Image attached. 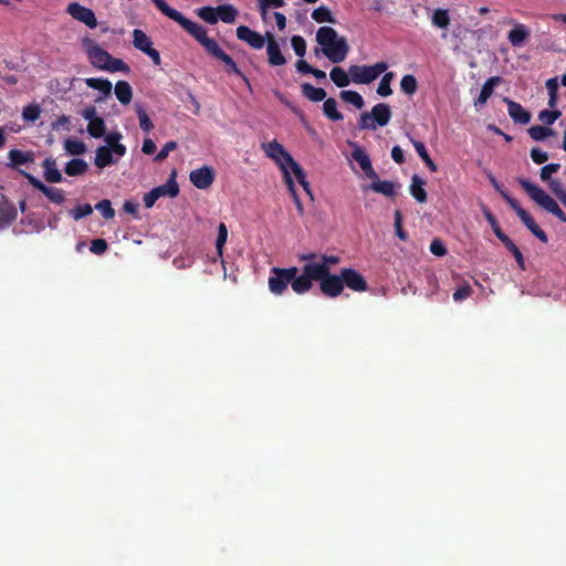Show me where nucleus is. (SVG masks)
Segmentation results:
<instances>
[{
    "mask_svg": "<svg viewBox=\"0 0 566 566\" xmlns=\"http://www.w3.org/2000/svg\"><path fill=\"white\" fill-rule=\"evenodd\" d=\"M177 147H178L177 142H175V140L167 142L163 146V148L159 150V153L155 156L154 160L156 163L164 161L168 157L169 153L176 150Z\"/></svg>",
    "mask_w": 566,
    "mask_h": 566,
    "instance_id": "nucleus-58",
    "label": "nucleus"
},
{
    "mask_svg": "<svg viewBox=\"0 0 566 566\" xmlns=\"http://www.w3.org/2000/svg\"><path fill=\"white\" fill-rule=\"evenodd\" d=\"M481 210H482V213H483V216H484L485 220H486V221L489 222V224L491 226V228H492V230H493L494 234L496 235V238L499 239V238H501L503 234H505V233L502 231V229H501V227H500V224H499V222H497V220H496L495 216L492 213V211H491L486 206H484V205L481 207Z\"/></svg>",
    "mask_w": 566,
    "mask_h": 566,
    "instance_id": "nucleus-48",
    "label": "nucleus"
},
{
    "mask_svg": "<svg viewBox=\"0 0 566 566\" xmlns=\"http://www.w3.org/2000/svg\"><path fill=\"white\" fill-rule=\"evenodd\" d=\"M426 181L418 175H413L411 177L410 184V195L415 198L416 201L420 203H424L428 199V193L424 189Z\"/></svg>",
    "mask_w": 566,
    "mask_h": 566,
    "instance_id": "nucleus-22",
    "label": "nucleus"
},
{
    "mask_svg": "<svg viewBox=\"0 0 566 566\" xmlns=\"http://www.w3.org/2000/svg\"><path fill=\"white\" fill-rule=\"evenodd\" d=\"M321 270L322 269H319L317 266H311L308 263H306L302 268L303 273L301 275L296 274L291 280L290 284L292 286V290L296 294H304V293L308 292L313 286L312 281H316L317 277H321V273H322Z\"/></svg>",
    "mask_w": 566,
    "mask_h": 566,
    "instance_id": "nucleus-9",
    "label": "nucleus"
},
{
    "mask_svg": "<svg viewBox=\"0 0 566 566\" xmlns=\"http://www.w3.org/2000/svg\"><path fill=\"white\" fill-rule=\"evenodd\" d=\"M528 134L534 140H544L546 137L554 135L555 132L549 127L535 125L528 129Z\"/></svg>",
    "mask_w": 566,
    "mask_h": 566,
    "instance_id": "nucleus-50",
    "label": "nucleus"
},
{
    "mask_svg": "<svg viewBox=\"0 0 566 566\" xmlns=\"http://www.w3.org/2000/svg\"><path fill=\"white\" fill-rule=\"evenodd\" d=\"M560 165L557 163H551L548 165H545L541 168L539 177L542 181L548 182L552 180V174H555L559 170Z\"/></svg>",
    "mask_w": 566,
    "mask_h": 566,
    "instance_id": "nucleus-60",
    "label": "nucleus"
},
{
    "mask_svg": "<svg viewBox=\"0 0 566 566\" xmlns=\"http://www.w3.org/2000/svg\"><path fill=\"white\" fill-rule=\"evenodd\" d=\"M431 23L438 29L447 30L451 23L449 10L442 8L434 9L431 15Z\"/></svg>",
    "mask_w": 566,
    "mask_h": 566,
    "instance_id": "nucleus-26",
    "label": "nucleus"
},
{
    "mask_svg": "<svg viewBox=\"0 0 566 566\" xmlns=\"http://www.w3.org/2000/svg\"><path fill=\"white\" fill-rule=\"evenodd\" d=\"M198 15L209 24H216L218 22L217 8L202 7L197 11Z\"/></svg>",
    "mask_w": 566,
    "mask_h": 566,
    "instance_id": "nucleus-51",
    "label": "nucleus"
},
{
    "mask_svg": "<svg viewBox=\"0 0 566 566\" xmlns=\"http://www.w3.org/2000/svg\"><path fill=\"white\" fill-rule=\"evenodd\" d=\"M17 218L15 208L9 205H0V228L10 226Z\"/></svg>",
    "mask_w": 566,
    "mask_h": 566,
    "instance_id": "nucleus-42",
    "label": "nucleus"
},
{
    "mask_svg": "<svg viewBox=\"0 0 566 566\" xmlns=\"http://www.w3.org/2000/svg\"><path fill=\"white\" fill-rule=\"evenodd\" d=\"M298 274V269L296 266H291L287 269L283 268H272L269 276V290L274 295H282L286 290L291 280Z\"/></svg>",
    "mask_w": 566,
    "mask_h": 566,
    "instance_id": "nucleus-5",
    "label": "nucleus"
},
{
    "mask_svg": "<svg viewBox=\"0 0 566 566\" xmlns=\"http://www.w3.org/2000/svg\"><path fill=\"white\" fill-rule=\"evenodd\" d=\"M312 19L317 23H336V19L326 6H319L312 12Z\"/></svg>",
    "mask_w": 566,
    "mask_h": 566,
    "instance_id": "nucleus-39",
    "label": "nucleus"
},
{
    "mask_svg": "<svg viewBox=\"0 0 566 566\" xmlns=\"http://www.w3.org/2000/svg\"><path fill=\"white\" fill-rule=\"evenodd\" d=\"M340 275L344 282V287L346 286L354 292H366L368 290L367 281L355 269L343 268L340 270Z\"/></svg>",
    "mask_w": 566,
    "mask_h": 566,
    "instance_id": "nucleus-13",
    "label": "nucleus"
},
{
    "mask_svg": "<svg viewBox=\"0 0 566 566\" xmlns=\"http://www.w3.org/2000/svg\"><path fill=\"white\" fill-rule=\"evenodd\" d=\"M339 97L343 102L354 105L356 108L360 109L364 107V98L356 91H342L339 93Z\"/></svg>",
    "mask_w": 566,
    "mask_h": 566,
    "instance_id": "nucleus-41",
    "label": "nucleus"
},
{
    "mask_svg": "<svg viewBox=\"0 0 566 566\" xmlns=\"http://www.w3.org/2000/svg\"><path fill=\"white\" fill-rule=\"evenodd\" d=\"M331 80L338 87H346L349 85L352 78L349 75V71L345 72L342 67L335 66L332 69L329 73Z\"/></svg>",
    "mask_w": 566,
    "mask_h": 566,
    "instance_id": "nucleus-35",
    "label": "nucleus"
},
{
    "mask_svg": "<svg viewBox=\"0 0 566 566\" xmlns=\"http://www.w3.org/2000/svg\"><path fill=\"white\" fill-rule=\"evenodd\" d=\"M368 189L373 190L376 193H381L385 197L394 198L396 193L397 186L389 180H380L379 182H371Z\"/></svg>",
    "mask_w": 566,
    "mask_h": 566,
    "instance_id": "nucleus-30",
    "label": "nucleus"
},
{
    "mask_svg": "<svg viewBox=\"0 0 566 566\" xmlns=\"http://www.w3.org/2000/svg\"><path fill=\"white\" fill-rule=\"evenodd\" d=\"M501 78L499 76H492L485 81L483 84L478 98L474 102V105H483L493 94L494 87L500 83Z\"/></svg>",
    "mask_w": 566,
    "mask_h": 566,
    "instance_id": "nucleus-24",
    "label": "nucleus"
},
{
    "mask_svg": "<svg viewBox=\"0 0 566 566\" xmlns=\"http://www.w3.org/2000/svg\"><path fill=\"white\" fill-rule=\"evenodd\" d=\"M151 2L163 14L177 22L192 35L207 53L217 44L214 39L208 36L207 30L202 25L186 18L181 12L171 8L165 0H151Z\"/></svg>",
    "mask_w": 566,
    "mask_h": 566,
    "instance_id": "nucleus-1",
    "label": "nucleus"
},
{
    "mask_svg": "<svg viewBox=\"0 0 566 566\" xmlns=\"http://www.w3.org/2000/svg\"><path fill=\"white\" fill-rule=\"evenodd\" d=\"M394 227H395V232H396L397 237L402 241H407L408 233L402 228V214H401L400 210L395 211Z\"/></svg>",
    "mask_w": 566,
    "mask_h": 566,
    "instance_id": "nucleus-62",
    "label": "nucleus"
},
{
    "mask_svg": "<svg viewBox=\"0 0 566 566\" xmlns=\"http://www.w3.org/2000/svg\"><path fill=\"white\" fill-rule=\"evenodd\" d=\"M395 74L394 72H386L384 76L380 80V83L377 87V94L387 97L392 94V90L390 87V83L394 80Z\"/></svg>",
    "mask_w": 566,
    "mask_h": 566,
    "instance_id": "nucleus-45",
    "label": "nucleus"
},
{
    "mask_svg": "<svg viewBox=\"0 0 566 566\" xmlns=\"http://www.w3.org/2000/svg\"><path fill=\"white\" fill-rule=\"evenodd\" d=\"M499 240L504 244V247L513 254L518 268L524 271L525 270V260L517 248V245L509 238V235L503 234Z\"/></svg>",
    "mask_w": 566,
    "mask_h": 566,
    "instance_id": "nucleus-31",
    "label": "nucleus"
},
{
    "mask_svg": "<svg viewBox=\"0 0 566 566\" xmlns=\"http://www.w3.org/2000/svg\"><path fill=\"white\" fill-rule=\"evenodd\" d=\"M85 84L93 90L99 91L104 95H111L112 83L106 78L88 77L85 78Z\"/></svg>",
    "mask_w": 566,
    "mask_h": 566,
    "instance_id": "nucleus-36",
    "label": "nucleus"
},
{
    "mask_svg": "<svg viewBox=\"0 0 566 566\" xmlns=\"http://www.w3.org/2000/svg\"><path fill=\"white\" fill-rule=\"evenodd\" d=\"M285 184L289 188V191L291 193V196L293 197V200H294V203L296 206V209H297V212L303 216L304 214V207H303V203L296 192V188H295V185H294V181L290 175L289 171H285Z\"/></svg>",
    "mask_w": 566,
    "mask_h": 566,
    "instance_id": "nucleus-46",
    "label": "nucleus"
},
{
    "mask_svg": "<svg viewBox=\"0 0 566 566\" xmlns=\"http://www.w3.org/2000/svg\"><path fill=\"white\" fill-rule=\"evenodd\" d=\"M41 108L38 104H29L22 111L24 120L34 122L40 117Z\"/></svg>",
    "mask_w": 566,
    "mask_h": 566,
    "instance_id": "nucleus-54",
    "label": "nucleus"
},
{
    "mask_svg": "<svg viewBox=\"0 0 566 566\" xmlns=\"http://www.w3.org/2000/svg\"><path fill=\"white\" fill-rule=\"evenodd\" d=\"M8 159L9 163L7 166L20 172V166L34 163V153L32 150L23 151L20 149H11L8 153Z\"/></svg>",
    "mask_w": 566,
    "mask_h": 566,
    "instance_id": "nucleus-17",
    "label": "nucleus"
},
{
    "mask_svg": "<svg viewBox=\"0 0 566 566\" xmlns=\"http://www.w3.org/2000/svg\"><path fill=\"white\" fill-rule=\"evenodd\" d=\"M20 174L29 181V184L36 190L41 191L51 202L62 205L65 201V192L63 189L56 187H49L43 184L39 178L33 175L21 170Z\"/></svg>",
    "mask_w": 566,
    "mask_h": 566,
    "instance_id": "nucleus-10",
    "label": "nucleus"
},
{
    "mask_svg": "<svg viewBox=\"0 0 566 566\" xmlns=\"http://www.w3.org/2000/svg\"><path fill=\"white\" fill-rule=\"evenodd\" d=\"M528 36V29L524 24H517L509 32L507 39L513 46H521Z\"/></svg>",
    "mask_w": 566,
    "mask_h": 566,
    "instance_id": "nucleus-25",
    "label": "nucleus"
},
{
    "mask_svg": "<svg viewBox=\"0 0 566 566\" xmlns=\"http://www.w3.org/2000/svg\"><path fill=\"white\" fill-rule=\"evenodd\" d=\"M316 41L323 54L333 63L343 62L349 52L347 40L331 27H321L316 32Z\"/></svg>",
    "mask_w": 566,
    "mask_h": 566,
    "instance_id": "nucleus-2",
    "label": "nucleus"
},
{
    "mask_svg": "<svg viewBox=\"0 0 566 566\" xmlns=\"http://www.w3.org/2000/svg\"><path fill=\"white\" fill-rule=\"evenodd\" d=\"M400 88L406 95L412 96L418 90L417 78L411 74L403 75L400 81Z\"/></svg>",
    "mask_w": 566,
    "mask_h": 566,
    "instance_id": "nucleus-44",
    "label": "nucleus"
},
{
    "mask_svg": "<svg viewBox=\"0 0 566 566\" xmlns=\"http://www.w3.org/2000/svg\"><path fill=\"white\" fill-rule=\"evenodd\" d=\"M507 104V112L510 117L518 124L525 125L531 120V113L527 112L520 103L504 98Z\"/></svg>",
    "mask_w": 566,
    "mask_h": 566,
    "instance_id": "nucleus-19",
    "label": "nucleus"
},
{
    "mask_svg": "<svg viewBox=\"0 0 566 566\" xmlns=\"http://www.w3.org/2000/svg\"><path fill=\"white\" fill-rule=\"evenodd\" d=\"M263 147L266 156L275 160V163L281 167L283 174L285 175V171H289L286 166L293 160V157L276 140H272Z\"/></svg>",
    "mask_w": 566,
    "mask_h": 566,
    "instance_id": "nucleus-12",
    "label": "nucleus"
},
{
    "mask_svg": "<svg viewBox=\"0 0 566 566\" xmlns=\"http://www.w3.org/2000/svg\"><path fill=\"white\" fill-rule=\"evenodd\" d=\"M92 212L93 208L90 203L78 205L70 211L71 216L75 221L90 216Z\"/></svg>",
    "mask_w": 566,
    "mask_h": 566,
    "instance_id": "nucleus-57",
    "label": "nucleus"
},
{
    "mask_svg": "<svg viewBox=\"0 0 566 566\" xmlns=\"http://www.w3.org/2000/svg\"><path fill=\"white\" fill-rule=\"evenodd\" d=\"M370 114L374 118L376 127L377 126L384 127V126L388 125V123L390 122V118H391L390 106L386 103L376 104L371 108Z\"/></svg>",
    "mask_w": 566,
    "mask_h": 566,
    "instance_id": "nucleus-20",
    "label": "nucleus"
},
{
    "mask_svg": "<svg viewBox=\"0 0 566 566\" xmlns=\"http://www.w3.org/2000/svg\"><path fill=\"white\" fill-rule=\"evenodd\" d=\"M189 179L198 189L209 188L214 180V171L208 166L195 169L190 172Z\"/></svg>",
    "mask_w": 566,
    "mask_h": 566,
    "instance_id": "nucleus-15",
    "label": "nucleus"
},
{
    "mask_svg": "<svg viewBox=\"0 0 566 566\" xmlns=\"http://www.w3.org/2000/svg\"><path fill=\"white\" fill-rule=\"evenodd\" d=\"M560 111L543 109L538 114V119L546 125H552L554 124L555 120H557L560 117Z\"/></svg>",
    "mask_w": 566,
    "mask_h": 566,
    "instance_id": "nucleus-59",
    "label": "nucleus"
},
{
    "mask_svg": "<svg viewBox=\"0 0 566 566\" xmlns=\"http://www.w3.org/2000/svg\"><path fill=\"white\" fill-rule=\"evenodd\" d=\"M292 48L295 54L303 57L306 53V42L301 35H293L291 39Z\"/></svg>",
    "mask_w": 566,
    "mask_h": 566,
    "instance_id": "nucleus-61",
    "label": "nucleus"
},
{
    "mask_svg": "<svg viewBox=\"0 0 566 566\" xmlns=\"http://www.w3.org/2000/svg\"><path fill=\"white\" fill-rule=\"evenodd\" d=\"M64 149L70 155L78 156L86 151V146L82 140L67 138L64 142Z\"/></svg>",
    "mask_w": 566,
    "mask_h": 566,
    "instance_id": "nucleus-47",
    "label": "nucleus"
},
{
    "mask_svg": "<svg viewBox=\"0 0 566 566\" xmlns=\"http://www.w3.org/2000/svg\"><path fill=\"white\" fill-rule=\"evenodd\" d=\"M82 44L93 67L105 71L112 55L90 38H84Z\"/></svg>",
    "mask_w": 566,
    "mask_h": 566,
    "instance_id": "nucleus-8",
    "label": "nucleus"
},
{
    "mask_svg": "<svg viewBox=\"0 0 566 566\" xmlns=\"http://www.w3.org/2000/svg\"><path fill=\"white\" fill-rule=\"evenodd\" d=\"M115 95L116 98L123 104L128 105L132 102L133 98V90L128 82L126 81H118L115 84Z\"/></svg>",
    "mask_w": 566,
    "mask_h": 566,
    "instance_id": "nucleus-29",
    "label": "nucleus"
},
{
    "mask_svg": "<svg viewBox=\"0 0 566 566\" xmlns=\"http://www.w3.org/2000/svg\"><path fill=\"white\" fill-rule=\"evenodd\" d=\"M43 175L48 182L57 184L63 180L61 171L56 167V160L53 157H46L43 163Z\"/></svg>",
    "mask_w": 566,
    "mask_h": 566,
    "instance_id": "nucleus-21",
    "label": "nucleus"
},
{
    "mask_svg": "<svg viewBox=\"0 0 566 566\" xmlns=\"http://www.w3.org/2000/svg\"><path fill=\"white\" fill-rule=\"evenodd\" d=\"M323 112L325 116L332 120H342L343 114L337 109V102L333 97H328L324 101Z\"/></svg>",
    "mask_w": 566,
    "mask_h": 566,
    "instance_id": "nucleus-37",
    "label": "nucleus"
},
{
    "mask_svg": "<svg viewBox=\"0 0 566 566\" xmlns=\"http://www.w3.org/2000/svg\"><path fill=\"white\" fill-rule=\"evenodd\" d=\"M490 181L493 185V187L500 192V195L503 197V199L506 201V203L515 211V213L518 216L521 221L524 223V226L543 243L548 242V237L545 233L544 230H542L538 224L535 222L534 218L521 207L518 201L510 196L502 186L497 182V180L490 176Z\"/></svg>",
    "mask_w": 566,
    "mask_h": 566,
    "instance_id": "nucleus-3",
    "label": "nucleus"
},
{
    "mask_svg": "<svg viewBox=\"0 0 566 566\" xmlns=\"http://www.w3.org/2000/svg\"><path fill=\"white\" fill-rule=\"evenodd\" d=\"M318 268L322 269V273L321 277H317L316 281L319 282V290L322 294L331 298L339 296L344 291V282L342 280L340 273H327V270L324 265Z\"/></svg>",
    "mask_w": 566,
    "mask_h": 566,
    "instance_id": "nucleus-7",
    "label": "nucleus"
},
{
    "mask_svg": "<svg viewBox=\"0 0 566 566\" xmlns=\"http://www.w3.org/2000/svg\"><path fill=\"white\" fill-rule=\"evenodd\" d=\"M268 45H266V54L269 59V63L272 66H281L286 63L285 56L281 52V48L279 43L275 41L273 34L266 33Z\"/></svg>",
    "mask_w": 566,
    "mask_h": 566,
    "instance_id": "nucleus-18",
    "label": "nucleus"
},
{
    "mask_svg": "<svg viewBox=\"0 0 566 566\" xmlns=\"http://www.w3.org/2000/svg\"><path fill=\"white\" fill-rule=\"evenodd\" d=\"M136 113L139 119L140 128L144 132L149 133L154 128V124L149 118L148 114L144 111L142 106H137Z\"/></svg>",
    "mask_w": 566,
    "mask_h": 566,
    "instance_id": "nucleus-53",
    "label": "nucleus"
},
{
    "mask_svg": "<svg viewBox=\"0 0 566 566\" xmlns=\"http://www.w3.org/2000/svg\"><path fill=\"white\" fill-rule=\"evenodd\" d=\"M133 44L137 50L144 53L153 48L151 39L139 29L133 31Z\"/></svg>",
    "mask_w": 566,
    "mask_h": 566,
    "instance_id": "nucleus-34",
    "label": "nucleus"
},
{
    "mask_svg": "<svg viewBox=\"0 0 566 566\" xmlns=\"http://www.w3.org/2000/svg\"><path fill=\"white\" fill-rule=\"evenodd\" d=\"M106 126L102 117L88 122L87 133L94 138H101L105 135Z\"/></svg>",
    "mask_w": 566,
    "mask_h": 566,
    "instance_id": "nucleus-43",
    "label": "nucleus"
},
{
    "mask_svg": "<svg viewBox=\"0 0 566 566\" xmlns=\"http://www.w3.org/2000/svg\"><path fill=\"white\" fill-rule=\"evenodd\" d=\"M237 36L239 40L247 42L253 49H262L264 46V38L256 31L251 30L247 25L237 28Z\"/></svg>",
    "mask_w": 566,
    "mask_h": 566,
    "instance_id": "nucleus-16",
    "label": "nucleus"
},
{
    "mask_svg": "<svg viewBox=\"0 0 566 566\" xmlns=\"http://www.w3.org/2000/svg\"><path fill=\"white\" fill-rule=\"evenodd\" d=\"M413 147L418 154V156L424 161L426 166L433 172L438 170L437 165L429 156L427 148L422 142L411 139Z\"/></svg>",
    "mask_w": 566,
    "mask_h": 566,
    "instance_id": "nucleus-38",
    "label": "nucleus"
},
{
    "mask_svg": "<svg viewBox=\"0 0 566 566\" xmlns=\"http://www.w3.org/2000/svg\"><path fill=\"white\" fill-rule=\"evenodd\" d=\"M387 69L388 64L384 61L377 62L374 65H352L349 66V75L356 84H369L386 72Z\"/></svg>",
    "mask_w": 566,
    "mask_h": 566,
    "instance_id": "nucleus-4",
    "label": "nucleus"
},
{
    "mask_svg": "<svg viewBox=\"0 0 566 566\" xmlns=\"http://www.w3.org/2000/svg\"><path fill=\"white\" fill-rule=\"evenodd\" d=\"M154 189L157 191V196L159 198L164 196H168L170 198L177 197L179 195V186L176 181V172L172 171L166 184L155 187Z\"/></svg>",
    "mask_w": 566,
    "mask_h": 566,
    "instance_id": "nucleus-23",
    "label": "nucleus"
},
{
    "mask_svg": "<svg viewBox=\"0 0 566 566\" xmlns=\"http://www.w3.org/2000/svg\"><path fill=\"white\" fill-rule=\"evenodd\" d=\"M114 163H115V160L113 159L111 147L99 146L96 149L94 164L97 168L103 169Z\"/></svg>",
    "mask_w": 566,
    "mask_h": 566,
    "instance_id": "nucleus-27",
    "label": "nucleus"
},
{
    "mask_svg": "<svg viewBox=\"0 0 566 566\" xmlns=\"http://www.w3.org/2000/svg\"><path fill=\"white\" fill-rule=\"evenodd\" d=\"M88 165L84 159L74 158L66 163L64 171L67 176L75 177L85 174Z\"/></svg>",
    "mask_w": 566,
    "mask_h": 566,
    "instance_id": "nucleus-32",
    "label": "nucleus"
},
{
    "mask_svg": "<svg viewBox=\"0 0 566 566\" xmlns=\"http://www.w3.org/2000/svg\"><path fill=\"white\" fill-rule=\"evenodd\" d=\"M218 20L224 23H233L238 14L237 9L231 4H222L217 7Z\"/></svg>",
    "mask_w": 566,
    "mask_h": 566,
    "instance_id": "nucleus-40",
    "label": "nucleus"
},
{
    "mask_svg": "<svg viewBox=\"0 0 566 566\" xmlns=\"http://www.w3.org/2000/svg\"><path fill=\"white\" fill-rule=\"evenodd\" d=\"M207 54H209L211 57L221 61L224 64L226 72L227 73H233L238 76H240L248 85L249 80L248 77L241 72V70L238 67L235 61L226 53L217 43Z\"/></svg>",
    "mask_w": 566,
    "mask_h": 566,
    "instance_id": "nucleus-14",
    "label": "nucleus"
},
{
    "mask_svg": "<svg viewBox=\"0 0 566 566\" xmlns=\"http://www.w3.org/2000/svg\"><path fill=\"white\" fill-rule=\"evenodd\" d=\"M227 239H228V228H227L226 223L221 222L218 226V237H217V241H216L217 253H218V256L221 259L223 255V248L227 243Z\"/></svg>",
    "mask_w": 566,
    "mask_h": 566,
    "instance_id": "nucleus-49",
    "label": "nucleus"
},
{
    "mask_svg": "<svg viewBox=\"0 0 566 566\" xmlns=\"http://www.w3.org/2000/svg\"><path fill=\"white\" fill-rule=\"evenodd\" d=\"M472 293V289L468 283L462 284L459 286L454 293H453V300L455 302H461L465 298H468Z\"/></svg>",
    "mask_w": 566,
    "mask_h": 566,
    "instance_id": "nucleus-64",
    "label": "nucleus"
},
{
    "mask_svg": "<svg viewBox=\"0 0 566 566\" xmlns=\"http://www.w3.org/2000/svg\"><path fill=\"white\" fill-rule=\"evenodd\" d=\"M66 12L75 20L84 23L91 29L97 27V19L92 9L82 6L78 2H71L66 7Z\"/></svg>",
    "mask_w": 566,
    "mask_h": 566,
    "instance_id": "nucleus-11",
    "label": "nucleus"
},
{
    "mask_svg": "<svg viewBox=\"0 0 566 566\" xmlns=\"http://www.w3.org/2000/svg\"><path fill=\"white\" fill-rule=\"evenodd\" d=\"M95 208L102 213L103 218L106 220L113 219L115 216V210L112 208V203L108 199L101 200L99 202H97Z\"/></svg>",
    "mask_w": 566,
    "mask_h": 566,
    "instance_id": "nucleus-56",
    "label": "nucleus"
},
{
    "mask_svg": "<svg viewBox=\"0 0 566 566\" xmlns=\"http://www.w3.org/2000/svg\"><path fill=\"white\" fill-rule=\"evenodd\" d=\"M358 126L360 129H369V130L376 129L374 118H373L371 114L368 112H364L360 114Z\"/></svg>",
    "mask_w": 566,
    "mask_h": 566,
    "instance_id": "nucleus-63",
    "label": "nucleus"
},
{
    "mask_svg": "<svg viewBox=\"0 0 566 566\" xmlns=\"http://www.w3.org/2000/svg\"><path fill=\"white\" fill-rule=\"evenodd\" d=\"M517 182L526 191L533 201L544 210L553 213L559 206L549 195H547L538 185L531 182L525 178H518Z\"/></svg>",
    "mask_w": 566,
    "mask_h": 566,
    "instance_id": "nucleus-6",
    "label": "nucleus"
},
{
    "mask_svg": "<svg viewBox=\"0 0 566 566\" xmlns=\"http://www.w3.org/2000/svg\"><path fill=\"white\" fill-rule=\"evenodd\" d=\"M354 149L352 151V158L360 166L365 172L373 167L369 155L357 144H352Z\"/></svg>",
    "mask_w": 566,
    "mask_h": 566,
    "instance_id": "nucleus-33",
    "label": "nucleus"
},
{
    "mask_svg": "<svg viewBox=\"0 0 566 566\" xmlns=\"http://www.w3.org/2000/svg\"><path fill=\"white\" fill-rule=\"evenodd\" d=\"M301 92L304 97L312 102H322L326 97V91L322 87H315L310 83H303L301 85Z\"/></svg>",
    "mask_w": 566,
    "mask_h": 566,
    "instance_id": "nucleus-28",
    "label": "nucleus"
},
{
    "mask_svg": "<svg viewBox=\"0 0 566 566\" xmlns=\"http://www.w3.org/2000/svg\"><path fill=\"white\" fill-rule=\"evenodd\" d=\"M340 261V258L337 255H321V262H312L308 263L311 266H322L324 265L327 270V273H331V266L338 264Z\"/></svg>",
    "mask_w": 566,
    "mask_h": 566,
    "instance_id": "nucleus-55",
    "label": "nucleus"
},
{
    "mask_svg": "<svg viewBox=\"0 0 566 566\" xmlns=\"http://www.w3.org/2000/svg\"><path fill=\"white\" fill-rule=\"evenodd\" d=\"M105 71L106 72H111V73H114V72L129 73L130 72V67L122 59H117V57L112 56V59L108 62V65H107Z\"/></svg>",
    "mask_w": 566,
    "mask_h": 566,
    "instance_id": "nucleus-52",
    "label": "nucleus"
}]
</instances>
